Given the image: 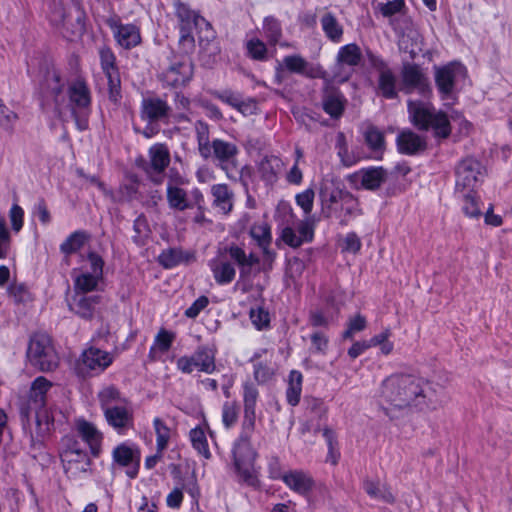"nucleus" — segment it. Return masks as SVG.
I'll return each instance as SVG.
<instances>
[{
    "label": "nucleus",
    "instance_id": "f257e3e1",
    "mask_svg": "<svg viewBox=\"0 0 512 512\" xmlns=\"http://www.w3.org/2000/svg\"><path fill=\"white\" fill-rule=\"evenodd\" d=\"M375 399L390 418H394L396 412L410 408L433 411L441 405L439 385L409 374L396 373L386 377L377 389Z\"/></svg>",
    "mask_w": 512,
    "mask_h": 512
},
{
    "label": "nucleus",
    "instance_id": "f03ea898",
    "mask_svg": "<svg viewBox=\"0 0 512 512\" xmlns=\"http://www.w3.org/2000/svg\"><path fill=\"white\" fill-rule=\"evenodd\" d=\"M408 117L411 124L420 131H431L437 139H446L452 128L446 112L437 109L432 103L421 100H408Z\"/></svg>",
    "mask_w": 512,
    "mask_h": 512
},
{
    "label": "nucleus",
    "instance_id": "7ed1b4c3",
    "mask_svg": "<svg viewBox=\"0 0 512 512\" xmlns=\"http://www.w3.org/2000/svg\"><path fill=\"white\" fill-rule=\"evenodd\" d=\"M47 17L50 24L66 39L80 35L84 30L81 0H51Z\"/></svg>",
    "mask_w": 512,
    "mask_h": 512
},
{
    "label": "nucleus",
    "instance_id": "20e7f679",
    "mask_svg": "<svg viewBox=\"0 0 512 512\" xmlns=\"http://www.w3.org/2000/svg\"><path fill=\"white\" fill-rule=\"evenodd\" d=\"M467 77V69L459 62L434 67L436 88L444 105H452L457 99L458 84Z\"/></svg>",
    "mask_w": 512,
    "mask_h": 512
},
{
    "label": "nucleus",
    "instance_id": "39448f33",
    "mask_svg": "<svg viewBox=\"0 0 512 512\" xmlns=\"http://www.w3.org/2000/svg\"><path fill=\"white\" fill-rule=\"evenodd\" d=\"M27 357L30 363L41 371H51L59 363L51 338L44 333H36L31 337Z\"/></svg>",
    "mask_w": 512,
    "mask_h": 512
},
{
    "label": "nucleus",
    "instance_id": "423d86ee",
    "mask_svg": "<svg viewBox=\"0 0 512 512\" xmlns=\"http://www.w3.org/2000/svg\"><path fill=\"white\" fill-rule=\"evenodd\" d=\"M69 107L79 130L88 127L91 93L86 81L82 78L73 80L68 86Z\"/></svg>",
    "mask_w": 512,
    "mask_h": 512
},
{
    "label": "nucleus",
    "instance_id": "0eeeda50",
    "mask_svg": "<svg viewBox=\"0 0 512 512\" xmlns=\"http://www.w3.org/2000/svg\"><path fill=\"white\" fill-rule=\"evenodd\" d=\"M51 387L52 383L40 376L33 381L30 389L29 406L35 411L36 424L41 432L48 431L54 420L46 408V395Z\"/></svg>",
    "mask_w": 512,
    "mask_h": 512
},
{
    "label": "nucleus",
    "instance_id": "6e6552de",
    "mask_svg": "<svg viewBox=\"0 0 512 512\" xmlns=\"http://www.w3.org/2000/svg\"><path fill=\"white\" fill-rule=\"evenodd\" d=\"M254 430L242 426V433L233 447L234 466L239 476L247 483L254 482L253 461L256 452L253 450L250 439Z\"/></svg>",
    "mask_w": 512,
    "mask_h": 512
},
{
    "label": "nucleus",
    "instance_id": "1a4fd4ad",
    "mask_svg": "<svg viewBox=\"0 0 512 512\" xmlns=\"http://www.w3.org/2000/svg\"><path fill=\"white\" fill-rule=\"evenodd\" d=\"M176 367L185 374H191L194 370L212 374L216 370L215 352L208 346H199L191 356L178 358Z\"/></svg>",
    "mask_w": 512,
    "mask_h": 512
},
{
    "label": "nucleus",
    "instance_id": "9d476101",
    "mask_svg": "<svg viewBox=\"0 0 512 512\" xmlns=\"http://www.w3.org/2000/svg\"><path fill=\"white\" fill-rule=\"evenodd\" d=\"M174 9L179 21V42L183 46L192 47L194 45L193 28L201 27L202 25L210 27V25L203 17L179 0L174 2Z\"/></svg>",
    "mask_w": 512,
    "mask_h": 512
},
{
    "label": "nucleus",
    "instance_id": "9b49d317",
    "mask_svg": "<svg viewBox=\"0 0 512 512\" xmlns=\"http://www.w3.org/2000/svg\"><path fill=\"white\" fill-rule=\"evenodd\" d=\"M362 52L355 43L346 44L338 50L336 67L333 80L337 83L346 82L354 72V68L360 64Z\"/></svg>",
    "mask_w": 512,
    "mask_h": 512
},
{
    "label": "nucleus",
    "instance_id": "f8f14e48",
    "mask_svg": "<svg viewBox=\"0 0 512 512\" xmlns=\"http://www.w3.org/2000/svg\"><path fill=\"white\" fill-rule=\"evenodd\" d=\"M348 191L342 188L341 183L333 177L326 176L322 179L319 188V198L322 213L325 217H333L338 212V206Z\"/></svg>",
    "mask_w": 512,
    "mask_h": 512
},
{
    "label": "nucleus",
    "instance_id": "ddd939ff",
    "mask_svg": "<svg viewBox=\"0 0 512 512\" xmlns=\"http://www.w3.org/2000/svg\"><path fill=\"white\" fill-rule=\"evenodd\" d=\"M278 70H286L289 73L298 74L310 79L326 80V71L319 63L307 61L300 54H292L277 61Z\"/></svg>",
    "mask_w": 512,
    "mask_h": 512
},
{
    "label": "nucleus",
    "instance_id": "4468645a",
    "mask_svg": "<svg viewBox=\"0 0 512 512\" xmlns=\"http://www.w3.org/2000/svg\"><path fill=\"white\" fill-rule=\"evenodd\" d=\"M483 177V167L479 161L464 159L456 169V192H473Z\"/></svg>",
    "mask_w": 512,
    "mask_h": 512
},
{
    "label": "nucleus",
    "instance_id": "2eb2a0df",
    "mask_svg": "<svg viewBox=\"0 0 512 512\" xmlns=\"http://www.w3.org/2000/svg\"><path fill=\"white\" fill-rule=\"evenodd\" d=\"M238 147L222 139H213L209 147V158L214 157L218 161V167L223 170L227 178L236 180L232 169L237 167Z\"/></svg>",
    "mask_w": 512,
    "mask_h": 512
},
{
    "label": "nucleus",
    "instance_id": "dca6fc26",
    "mask_svg": "<svg viewBox=\"0 0 512 512\" xmlns=\"http://www.w3.org/2000/svg\"><path fill=\"white\" fill-rule=\"evenodd\" d=\"M114 361L113 354L97 347L85 349L78 361V370L82 374H100Z\"/></svg>",
    "mask_w": 512,
    "mask_h": 512
},
{
    "label": "nucleus",
    "instance_id": "f3484780",
    "mask_svg": "<svg viewBox=\"0 0 512 512\" xmlns=\"http://www.w3.org/2000/svg\"><path fill=\"white\" fill-rule=\"evenodd\" d=\"M99 55L101 68L108 80L109 99L113 103H118L121 99V81L116 66V57L108 47L101 48Z\"/></svg>",
    "mask_w": 512,
    "mask_h": 512
},
{
    "label": "nucleus",
    "instance_id": "a211bd4d",
    "mask_svg": "<svg viewBox=\"0 0 512 512\" xmlns=\"http://www.w3.org/2000/svg\"><path fill=\"white\" fill-rule=\"evenodd\" d=\"M91 271L82 272L74 279V293L88 294L97 289L99 281L102 279L104 261L95 254L88 255Z\"/></svg>",
    "mask_w": 512,
    "mask_h": 512
},
{
    "label": "nucleus",
    "instance_id": "6ab92c4d",
    "mask_svg": "<svg viewBox=\"0 0 512 512\" xmlns=\"http://www.w3.org/2000/svg\"><path fill=\"white\" fill-rule=\"evenodd\" d=\"M113 463L126 467V474L133 479L138 475L140 452L136 445L128 442L117 445L112 451Z\"/></svg>",
    "mask_w": 512,
    "mask_h": 512
},
{
    "label": "nucleus",
    "instance_id": "aec40b11",
    "mask_svg": "<svg viewBox=\"0 0 512 512\" xmlns=\"http://www.w3.org/2000/svg\"><path fill=\"white\" fill-rule=\"evenodd\" d=\"M106 23L111 29L116 43L121 48L129 50L140 44V29L135 24H124L115 17L109 18Z\"/></svg>",
    "mask_w": 512,
    "mask_h": 512
},
{
    "label": "nucleus",
    "instance_id": "412c9836",
    "mask_svg": "<svg viewBox=\"0 0 512 512\" xmlns=\"http://www.w3.org/2000/svg\"><path fill=\"white\" fill-rule=\"evenodd\" d=\"M400 90L407 94L417 90L422 95H426L431 91L428 78L420 66L411 63L403 65Z\"/></svg>",
    "mask_w": 512,
    "mask_h": 512
},
{
    "label": "nucleus",
    "instance_id": "4be33fe9",
    "mask_svg": "<svg viewBox=\"0 0 512 512\" xmlns=\"http://www.w3.org/2000/svg\"><path fill=\"white\" fill-rule=\"evenodd\" d=\"M193 75V66L188 59L175 60L159 75L161 82L168 87L187 84Z\"/></svg>",
    "mask_w": 512,
    "mask_h": 512
},
{
    "label": "nucleus",
    "instance_id": "5701e85b",
    "mask_svg": "<svg viewBox=\"0 0 512 512\" xmlns=\"http://www.w3.org/2000/svg\"><path fill=\"white\" fill-rule=\"evenodd\" d=\"M273 478L281 479L291 491L306 498L316 487V481L311 474L301 469L288 470L282 474L274 475Z\"/></svg>",
    "mask_w": 512,
    "mask_h": 512
},
{
    "label": "nucleus",
    "instance_id": "b1692460",
    "mask_svg": "<svg viewBox=\"0 0 512 512\" xmlns=\"http://www.w3.org/2000/svg\"><path fill=\"white\" fill-rule=\"evenodd\" d=\"M149 162L144 167L146 173L155 182H160L162 174L170 163V152L165 144L157 143L148 151Z\"/></svg>",
    "mask_w": 512,
    "mask_h": 512
},
{
    "label": "nucleus",
    "instance_id": "393cba45",
    "mask_svg": "<svg viewBox=\"0 0 512 512\" xmlns=\"http://www.w3.org/2000/svg\"><path fill=\"white\" fill-rule=\"evenodd\" d=\"M171 107L166 100L159 97L144 98L141 102L140 116L147 122L167 121Z\"/></svg>",
    "mask_w": 512,
    "mask_h": 512
},
{
    "label": "nucleus",
    "instance_id": "a878e982",
    "mask_svg": "<svg viewBox=\"0 0 512 512\" xmlns=\"http://www.w3.org/2000/svg\"><path fill=\"white\" fill-rule=\"evenodd\" d=\"M75 430L81 439L89 446L91 454L97 457L101 452L103 441L102 432L91 422L79 418L75 421Z\"/></svg>",
    "mask_w": 512,
    "mask_h": 512
},
{
    "label": "nucleus",
    "instance_id": "bb28decb",
    "mask_svg": "<svg viewBox=\"0 0 512 512\" xmlns=\"http://www.w3.org/2000/svg\"><path fill=\"white\" fill-rule=\"evenodd\" d=\"M210 94L244 115L251 114L255 109V102L250 98L245 99L239 91L231 89L211 90Z\"/></svg>",
    "mask_w": 512,
    "mask_h": 512
},
{
    "label": "nucleus",
    "instance_id": "cd10ccee",
    "mask_svg": "<svg viewBox=\"0 0 512 512\" xmlns=\"http://www.w3.org/2000/svg\"><path fill=\"white\" fill-rule=\"evenodd\" d=\"M333 81V78L329 79L327 76L324 80L323 108L331 117L338 118L344 111L345 97L338 90L332 88Z\"/></svg>",
    "mask_w": 512,
    "mask_h": 512
},
{
    "label": "nucleus",
    "instance_id": "c85d7f7f",
    "mask_svg": "<svg viewBox=\"0 0 512 512\" xmlns=\"http://www.w3.org/2000/svg\"><path fill=\"white\" fill-rule=\"evenodd\" d=\"M259 396L257 387L251 382L243 384L244 419L242 426L254 430L256 421V404Z\"/></svg>",
    "mask_w": 512,
    "mask_h": 512
},
{
    "label": "nucleus",
    "instance_id": "c756f323",
    "mask_svg": "<svg viewBox=\"0 0 512 512\" xmlns=\"http://www.w3.org/2000/svg\"><path fill=\"white\" fill-rule=\"evenodd\" d=\"M99 295H88L84 293H74L69 300V309L83 319H91L94 315L96 306L100 303Z\"/></svg>",
    "mask_w": 512,
    "mask_h": 512
},
{
    "label": "nucleus",
    "instance_id": "7c9ffc66",
    "mask_svg": "<svg viewBox=\"0 0 512 512\" xmlns=\"http://www.w3.org/2000/svg\"><path fill=\"white\" fill-rule=\"evenodd\" d=\"M396 142L398 150L406 155H414L427 148L426 137L410 129L401 131L397 136Z\"/></svg>",
    "mask_w": 512,
    "mask_h": 512
},
{
    "label": "nucleus",
    "instance_id": "2f4dec72",
    "mask_svg": "<svg viewBox=\"0 0 512 512\" xmlns=\"http://www.w3.org/2000/svg\"><path fill=\"white\" fill-rule=\"evenodd\" d=\"M103 414L107 423L120 434L133 425L132 411L125 406L108 407Z\"/></svg>",
    "mask_w": 512,
    "mask_h": 512
},
{
    "label": "nucleus",
    "instance_id": "473e14b6",
    "mask_svg": "<svg viewBox=\"0 0 512 512\" xmlns=\"http://www.w3.org/2000/svg\"><path fill=\"white\" fill-rule=\"evenodd\" d=\"M61 459L66 472H87L90 466V458L85 450H63Z\"/></svg>",
    "mask_w": 512,
    "mask_h": 512
},
{
    "label": "nucleus",
    "instance_id": "72a5a7b5",
    "mask_svg": "<svg viewBox=\"0 0 512 512\" xmlns=\"http://www.w3.org/2000/svg\"><path fill=\"white\" fill-rule=\"evenodd\" d=\"M283 166L284 164L279 157L273 155L265 156L257 164V172L264 182L274 184Z\"/></svg>",
    "mask_w": 512,
    "mask_h": 512
},
{
    "label": "nucleus",
    "instance_id": "f704fd0d",
    "mask_svg": "<svg viewBox=\"0 0 512 512\" xmlns=\"http://www.w3.org/2000/svg\"><path fill=\"white\" fill-rule=\"evenodd\" d=\"M209 267L217 284L227 285L231 283L236 275L234 266L220 255L209 261Z\"/></svg>",
    "mask_w": 512,
    "mask_h": 512
},
{
    "label": "nucleus",
    "instance_id": "c9c22d12",
    "mask_svg": "<svg viewBox=\"0 0 512 512\" xmlns=\"http://www.w3.org/2000/svg\"><path fill=\"white\" fill-rule=\"evenodd\" d=\"M355 177L360 180L363 188L376 190L387 180L388 174L383 167H369L361 169Z\"/></svg>",
    "mask_w": 512,
    "mask_h": 512
},
{
    "label": "nucleus",
    "instance_id": "e433bc0d",
    "mask_svg": "<svg viewBox=\"0 0 512 512\" xmlns=\"http://www.w3.org/2000/svg\"><path fill=\"white\" fill-rule=\"evenodd\" d=\"M63 85L61 83L60 74L55 69L48 70L41 87L43 97L46 100L50 98L53 100L55 107L58 109L60 106V95L62 93Z\"/></svg>",
    "mask_w": 512,
    "mask_h": 512
},
{
    "label": "nucleus",
    "instance_id": "4c0bfd02",
    "mask_svg": "<svg viewBox=\"0 0 512 512\" xmlns=\"http://www.w3.org/2000/svg\"><path fill=\"white\" fill-rule=\"evenodd\" d=\"M230 258L239 266L240 268V277H247L252 270V267L259 263L258 257L254 254L247 255L245 251L237 246L231 245L225 249Z\"/></svg>",
    "mask_w": 512,
    "mask_h": 512
},
{
    "label": "nucleus",
    "instance_id": "58836bf2",
    "mask_svg": "<svg viewBox=\"0 0 512 512\" xmlns=\"http://www.w3.org/2000/svg\"><path fill=\"white\" fill-rule=\"evenodd\" d=\"M250 236L256 241L257 245L262 249L263 254L267 259H273L274 252L270 250L272 242L271 227L266 222L254 224L250 228Z\"/></svg>",
    "mask_w": 512,
    "mask_h": 512
},
{
    "label": "nucleus",
    "instance_id": "ea45409f",
    "mask_svg": "<svg viewBox=\"0 0 512 512\" xmlns=\"http://www.w3.org/2000/svg\"><path fill=\"white\" fill-rule=\"evenodd\" d=\"M174 340L175 334L173 332L160 329L150 347L149 357L152 360L160 359L163 354L169 351Z\"/></svg>",
    "mask_w": 512,
    "mask_h": 512
},
{
    "label": "nucleus",
    "instance_id": "a19ab883",
    "mask_svg": "<svg viewBox=\"0 0 512 512\" xmlns=\"http://www.w3.org/2000/svg\"><path fill=\"white\" fill-rule=\"evenodd\" d=\"M213 205L222 213L228 214L233 207V193L226 184H215L211 187Z\"/></svg>",
    "mask_w": 512,
    "mask_h": 512
},
{
    "label": "nucleus",
    "instance_id": "79ce46f5",
    "mask_svg": "<svg viewBox=\"0 0 512 512\" xmlns=\"http://www.w3.org/2000/svg\"><path fill=\"white\" fill-rule=\"evenodd\" d=\"M360 214L359 202L357 198L354 197L353 194L348 192L344 195L343 200L338 206L337 214H334L333 217L340 219L341 225H347L349 219L353 216H357Z\"/></svg>",
    "mask_w": 512,
    "mask_h": 512
},
{
    "label": "nucleus",
    "instance_id": "37998d69",
    "mask_svg": "<svg viewBox=\"0 0 512 512\" xmlns=\"http://www.w3.org/2000/svg\"><path fill=\"white\" fill-rule=\"evenodd\" d=\"M167 201L171 209L184 211L193 207L192 202L188 198L186 190L169 184L167 186Z\"/></svg>",
    "mask_w": 512,
    "mask_h": 512
},
{
    "label": "nucleus",
    "instance_id": "c03bdc74",
    "mask_svg": "<svg viewBox=\"0 0 512 512\" xmlns=\"http://www.w3.org/2000/svg\"><path fill=\"white\" fill-rule=\"evenodd\" d=\"M378 90L386 99H394L397 97V79L390 69L382 68L379 71Z\"/></svg>",
    "mask_w": 512,
    "mask_h": 512
},
{
    "label": "nucleus",
    "instance_id": "a18cd8bd",
    "mask_svg": "<svg viewBox=\"0 0 512 512\" xmlns=\"http://www.w3.org/2000/svg\"><path fill=\"white\" fill-rule=\"evenodd\" d=\"M303 375L298 370L290 371L287 380L286 400L289 405L296 406L302 394Z\"/></svg>",
    "mask_w": 512,
    "mask_h": 512
},
{
    "label": "nucleus",
    "instance_id": "49530a36",
    "mask_svg": "<svg viewBox=\"0 0 512 512\" xmlns=\"http://www.w3.org/2000/svg\"><path fill=\"white\" fill-rule=\"evenodd\" d=\"M320 22L327 38L335 43L341 41L343 36V28L334 15L331 13H326L322 16Z\"/></svg>",
    "mask_w": 512,
    "mask_h": 512
},
{
    "label": "nucleus",
    "instance_id": "de8ad7c7",
    "mask_svg": "<svg viewBox=\"0 0 512 512\" xmlns=\"http://www.w3.org/2000/svg\"><path fill=\"white\" fill-rule=\"evenodd\" d=\"M189 438L193 448L204 458L209 459L211 453L208 446V441L204 428L197 426L190 430Z\"/></svg>",
    "mask_w": 512,
    "mask_h": 512
},
{
    "label": "nucleus",
    "instance_id": "09e8293b",
    "mask_svg": "<svg viewBox=\"0 0 512 512\" xmlns=\"http://www.w3.org/2000/svg\"><path fill=\"white\" fill-rule=\"evenodd\" d=\"M153 428L156 434V450L163 452L168 447L171 429L159 417L153 419Z\"/></svg>",
    "mask_w": 512,
    "mask_h": 512
},
{
    "label": "nucleus",
    "instance_id": "8fccbe9b",
    "mask_svg": "<svg viewBox=\"0 0 512 512\" xmlns=\"http://www.w3.org/2000/svg\"><path fill=\"white\" fill-rule=\"evenodd\" d=\"M196 139L199 154L204 158H209V147L212 141L209 138V126L203 121H197L195 124Z\"/></svg>",
    "mask_w": 512,
    "mask_h": 512
},
{
    "label": "nucleus",
    "instance_id": "3c124183",
    "mask_svg": "<svg viewBox=\"0 0 512 512\" xmlns=\"http://www.w3.org/2000/svg\"><path fill=\"white\" fill-rule=\"evenodd\" d=\"M364 490L371 498L376 500H383L385 502L394 501L392 492L379 482L365 481Z\"/></svg>",
    "mask_w": 512,
    "mask_h": 512
},
{
    "label": "nucleus",
    "instance_id": "603ef678",
    "mask_svg": "<svg viewBox=\"0 0 512 512\" xmlns=\"http://www.w3.org/2000/svg\"><path fill=\"white\" fill-rule=\"evenodd\" d=\"M87 239V234L83 231H75L60 245V250L65 255H70L79 251Z\"/></svg>",
    "mask_w": 512,
    "mask_h": 512
},
{
    "label": "nucleus",
    "instance_id": "864d4df0",
    "mask_svg": "<svg viewBox=\"0 0 512 512\" xmlns=\"http://www.w3.org/2000/svg\"><path fill=\"white\" fill-rule=\"evenodd\" d=\"M253 375L258 384H266L273 380L275 368L271 363L256 362L253 365Z\"/></svg>",
    "mask_w": 512,
    "mask_h": 512
},
{
    "label": "nucleus",
    "instance_id": "5fc2aeb1",
    "mask_svg": "<svg viewBox=\"0 0 512 512\" xmlns=\"http://www.w3.org/2000/svg\"><path fill=\"white\" fill-rule=\"evenodd\" d=\"M463 198L462 210L470 218H478L482 212L479 207L478 199L473 192H459Z\"/></svg>",
    "mask_w": 512,
    "mask_h": 512
},
{
    "label": "nucleus",
    "instance_id": "6e6d98bb",
    "mask_svg": "<svg viewBox=\"0 0 512 512\" xmlns=\"http://www.w3.org/2000/svg\"><path fill=\"white\" fill-rule=\"evenodd\" d=\"M19 116L11 110L0 98V127L5 131L12 132Z\"/></svg>",
    "mask_w": 512,
    "mask_h": 512
},
{
    "label": "nucleus",
    "instance_id": "4d7b16f0",
    "mask_svg": "<svg viewBox=\"0 0 512 512\" xmlns=\"http://www.w3.org/2000/svg\"><path fill=\"white\" fill-rule=\"evenodd\" d=\"M249 317L253 326L259 331L266 330L270 326L269 312L263 307L257 306L255 308H251Z\"/></svg>",
    "mask_w": 512,
    "mask_h": 512
},
{
    "label": "nucleus",
    "instance_id": "13d9d810",
    "mask_svg": "<svg viewBox=\"0 0 512 512\" xmlns=\"http://www.w3.org/2000/svg\"><path fill=\"white\" fill-rule=\"evenodd\" d=\"M263 32L270 44H276L282 36L281 25L273 17H267L264 20Z\"/></svg>",
    "mask_w": 512,
    "mask_h": 512
},
{
    "label": "nucleus",
    "instance_id": "bf43d9fd",
    "mask_svg": "<svg viewBox=\"0 0 512 512\" xmlns=\"http://www.w3.org/2000/svg\"><path fill=\"white\" fill-rule=\"evenodd\" d=\"M364 137L367 145L372 150L379 151L384 148V135L375 126H367V128L364 131Z\"/></svg>",
    "mask_w": 512,
    "mask_h": 512
},
{
    "label": "nucleus",
    "instance_id": "052dcab7",
    "mask_svg": "<svg viewBox=\"0 0 512 512\" xmlns=\"http://www.w3.org/2000/svg\"><path fill=\"white\" fill-rule=\"evenodd\" d=\"M133 229L135 232V235L133 236L134 242L139 245L144 244L145 240L150 235V227L146 217L143 214L139 215L135 219Z\"/></svg>",
    "mask_w": 512,
    "mask_h": 512
},
{
    "label": "nucleus",
    "instance_id": "680f3d73",
    "mask_svg": "<svg viewBox=\"0 0 512 512\" xmlns=\"http://www.w3.org/2000/svg\"><path fill=\"white\" fill-rule=\"evenodd\" d=\"M248 55L254 60L264 61L267 59V47L258 38L250 39L246 44Z\"/></svg>",
    "mask_w": 512,
    "mask_h": 512
},
{
    "label": "nucleus",
    "instance_id": "e2e57ef3",
    "mask_svg": "<svg viewBox=\"0 0 512 512\" xmlns=\"http://www.w3.org/2000/svg\"><path fill=\"white\" fill-rule=\"evenodd\" d=\"M238 419V406L235 402H225L222 406V423L229 429L235 425Z\"/></svg>",
    "mask_w": 512,
    "mask_h": 512
},
{
    "label": "nucleus",
    "instance_id": "0e129e2a",
    "mask_svg": "<svg viewBox=\"0 0 512 512\" xmlns=\"http://www.w3.org/2000/svg\"><path fill=\"white\" fill-rule=\"evenodd\" d=\"M99 402L103 411H105L108 407H114V403L120 401V393L114 387H106L102 391H100Z\"/></svg>",
    "mask_w": 512,
    "mask_h": 512
},
{
    "label": "nucleus",
    "instance_id": "69168bd1",
    "mask_svg": "<svg viewBox=\"0 0 512 512\" xmlns=\"http://www.w3.org/2000/svg\"><path fill=\"white\" fill-rule=\"evenodd\" d=\"M366 326V318L361 314L355 315L354 317L349 319L348 328L346 331H344L343 338H352L355 333L363 331L366 328Z\"/></svg>",
    "mask_w": 512,
    "mask_h": 512
},
{
    "label": "nucleus",
    "instance_id": "338daca9",
    "mask_svg": "<svg viewBox=\"0 0 512 512\" xmlns=\"http://www.w3.org/2000/svg\"><path fill=\"white\" fill-rule=\"evenodd\" d=\"M314 196V190L308 188L303 192L298 193L295 197L297 205L302 208L306 215L310 214L313 209Z\"/></svg>",
    "mask_w": 512,
    "mask_h": 512
},
{
    "label": "nucleus",
    "instance_id": "774afa93",
    "mask_svg": "<svg viewBox=\"0 0 512 512\" xmlns=\"http://www.w3.org/2000/svg\"><path fill=\"white\" fill-rule=\"evenodd\" d=\"M312 350L314 353L325 355L327 353L329 339L328 337L320 331L314 332L310 336Z\"/></svg>",
    "mask_w": 512,
    "mask_h": 512
}]
</instances>
